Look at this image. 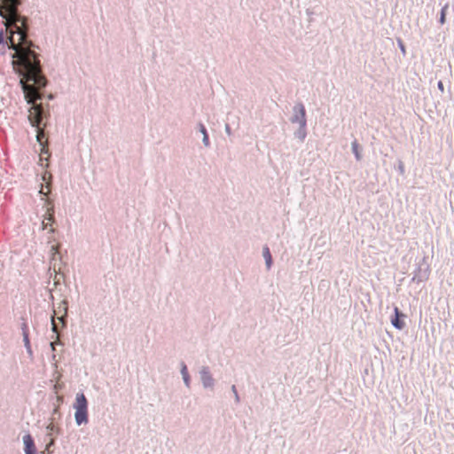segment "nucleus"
Here are the masks:
<instances>
[{
	"mask_svg": "<svg viewBox=\"0 0 454 454\" xmlns=\"http://www.w3.org/2000/svg\"><path fill=\"white\" fill-rule=\"evenodd\" d=\"M18 4V0H0V16L5 20V27L9 29L7 38L4 37L3 30H0V54L4 55L12 50V67L22 76L20 84L27 103L32 104L38 98V93L34 87L27 85L24 79L32 81L39 86L44 85V81L39 74L38 61L26 40V33L17 25L20 20L16 12Z\"/></svg>",
	"mask_w": 454,
	"mask_h": 454,
	"instance_id": "obj_1",
	"label": "nucleus"
},
{
	"mask_svg": "<svg viewBox=\"0 0 454 454\" xmlns=\"http://www.w3.org/2000/svg\"><path fill=\"white\" fill-rule=\"evenodd\" d=\"M294 115L291 119L292 123L298 124L299 129L295 133L296 137L300 140H304L307 136L306 131V114L305 108L302 104H296L293 108Z\"/></svg>",
	"mask_w": 454,
	"mask_h": 454,
	"instance_id": "obj_2",
	"label": "nucleus"
},
{
	"mask_svg": "<svg viewBox=\"0 0 454 454\" xmlns=\"http://www.w3.org/2000/svg\"><path fill=\"white\" fill-rule=\"evenodd\" d=\"M75 423L80 426L88 423V403L83 393H78L74 404Z\"/></svg>",
	"mask_w": 454,
	"mask_h": 454,
	"instance_id": "obj_3",
	"label": "nucleus"
},
{
	"mask_svg": "<svg viewBox=\"0 0 454 454\" xmlns=\"http://www.w3.org/2000/svg\"><path fill=\"white\" fill-rule=\"evenodd\" d=\"M431 267L427 261V257H422L419 262L415 264V269L413 270V277L411 278V282L420 284L427 282L430 277Z\"/></svg>",
	"mask_w": 454,
	"mask_h": 454,
	"instance_id": "obj_4",
	"label": "nucleus"
},
{
	"mask_svg": "<svg viewBox=\"0 0 454 454\" xmlns=\"http://www.w3.org/2000/svg\"><path fill=\"white\" fill-rule=\"evenodd\" d=\"M407 316L396 306L394 307L393 313L390 316V322L393 327L398 331L405 328V318Z\"/></svg>",
	"mask_w": 454,
	"mask_h": 454,
	"instance_id": "obj_5",
	"label": "nucleus"
},
{
	"mask_svg": "<svg viewBox=\"0 0 454 454\" xmlns=\"http://www.w3.org/2000/svg\"><path fill=\"white\" fill-rule=\"evenodd\" d=\"M28 120L32 126H37L41 121V110L39 106H34L29 109Z\"/></svg>",
	"mask_w": 454,
	"mask_h": 454,
	"instance_id": "obj_6",
	"label": "nucleus"
},
{
	"mask_svg": "<svg viewBox=\"0 0 454 454\" xmlns=\"http://www.w3.org/2000/svg\"><path fill=\"white\" fill-rule=\"evenodd\" d=\"M200 378L204 387H211L214 385V380L207 368H203L200 372Z\"/></svg>",
	"mask_w": 454,
	"mask_h": 454,
	"instance_id": "obj_7",
	"label": "nucleus"
},
{
	"mask_svg": "<svg viewBox=\"0 0 454 454\" xmlns=\"http://www.w3.org/2000/svg\"><path fill=\"white\" fill-rule=\"evenodd\" d=\"M23 442L25 445V454H36L34 440L30 434L24 435Z\"/></svg>",
	"mask_w": 454,
	"mask_h": 454,
	"instance_id": "obj_8",
	"label": "nucleus"
},
{
	"mask_svg": "<svg viewBox=\"0 0 454 454\" xmlns=\"http://www.w3.org/2000/svg\"><path fill=\"white\" fill-rule=\"evenodd\" d=\"M22 335H23V341H24L25 348H26L27 353L30 356H32V349H31V347H30L28 333H27L26 325H24L23 327H22Z\"/></svg>",
	"mask_w": 454,
	"mask_h": 454,
	"instance_id": "obj_9",
	"label": "nucleus"
},
{
	"mask_svg": "<svg viewBox=\"0 0 454 454\" xmlns=\"http://www.w3.org/2000/svg\"><path fill=\"white\" fill-rule=\"evenodd\" d=\"M449 8V4L448 3H445L442 8H441V12H440V16H439V19H438V22L441 24V25H443L445 24L446 22V15H447V10Z\"/></svg>",
	"mask_w": 454,
	"mask_h": 454,
	"instance_id": "obj_10",
	"label": "nucleus"
},
{
	"mask_svg": "<svg viewBox=\"0 0 454 454\" xmlns=\"http://www.w3.org/2000/svg\"><path fill=\"white\" fill-rule=\"evenodd\" d=\"M262 255L264 257L265 264H266L267 268L270 269L272 264V260H271V255H270L269 247H265L263 248Z\"/></svg>",
	"mask_w": 454,
	"mask_h": 454,
	"instance_id": "obj_11",
	"label": "nucleus"
},
{
	"mask_svg": "<svg viewBox=\"0 0 454 454\" xmlns=\"http://www.w3.org/2000/svg\"><path fill=\"white\" fill-rule=\"evenodd\" d=\"M352 152L356 159V160H361V154H360V151H359V145L357 143L356 140H354L352 142Z\"/></svg>",
	"mask_w": 454,
	"mask_h": 454,
	"instance_id": "obj_12",
	"label": "nucleus"
},
{
	"mask_svg": "<svg viewBox=\"0 0 454 454\" xmlns=\"http://www.w3.org/2000/svg\"><path fill=\"white\" fill-rule=\"evenodd\" d=\"M181 373H182V376H183L184 382L185 383V385L187 387H189V384H190L189 374H188V372H187V367L184 364H182Z\"/></svg>",
	"mask_w": 454,
	"mask_h": 454,
	"instance_id": "obj_13",
	"label": "nucleus"
},
{
	"mask_svg": "<svg viewBox=\"0 0 454 454\" xmlns=\"http://www.w3.org/2000/svg\"><path fill=\"white\" fill-rule=\"evenodd\" d=\"M396 41H397V45H398V47H399L403 56L405 57V55H406V47H405V44H404L403 41L400 37H398L396 39Z\"/></svg>",
	"mask_w": 454,
	"mask_h": 454,
	"instance_id": "obj_14",
	"label": "nucleus"
},
{
	"mask_svg": "<svg viewBox=\"0 0 454 454\" xmlns=\"http://www.w3.org/2000/svg\"><path fill=\"white\" fill-rule=\"evenodd\" d=\"M397 170H398L400 175H402V176L404 175V172H405V170H404V164H403V162L401 160H398Z\"/></svg>",
	"mask_w": 454,
	"mask_h": 454,
	"instance_id": "obj_15",
	"label": "nucleus"
},
{
	"mask_svg": "<svg viewBox=\"0 0 454 454\" xmlns=\"http://www.w3.org/2000/svg\"><path fill=\"white\" fill-rule=\"evenodd\" d=\"M437 89H438L442 93H443V92H444V85H443L442 81H438V82H437Z\"/></svg>",
	"mask_w": 454,
	"mask_h": 454,
	"instance_id": "obj_16",
	"label": "nucleus"
},
{
	"mask_svg": "<svg viewBox=\"0 0 454 454\" xmlns=\"http://www.w3.org/2000/svg\"><path fill=\"white\" fill-rule=\"evenodd\" d=\"M199 128H200V131L202 134L203 137H205V135H207V130L203 124H200Z\"/></svg>",
	"mask_w": 454,
	"mask_h": 454,
	"instance_id": "obj_17",
	"label": "nucleus"
},
{
	"mask_svg": "<svg viewBox=\"0 0 454 454\" xmlns=\"http://www.w3.org/2000/svg\"><path fill=\"white\" fill-rule=\"evenodd\" d=\"M203 144L207 147L209 145V140H208V136L207 135H205V137H203Z\"/></svg>",
	"mask_w": 454,
	"mask_h": 454,
	"instance_id": "obj_18",
	"label": "nucleus"
},
{
	"mask_svg": "<svg viewBox=\"0 0 454 454\" xmlns=\"http://www.w3.org/2000/svg\"><path fill=\"white\" fill-rule=\"evenodd\" d=\"M224 129H225V132L228 136H231V128H230V125L229 124H226L225 127H224Z\"/></svg>",
	"mask_w": 454,
	"mask_h": 454,
	"instance_id": "obj_19",
	"label": "nucleus"
},
{
	"mask_svg": "<svg viewBox=\"0 0 454 454\" xmlns=\"http://www.w3.org/2000/svg\"><path fill=\"white\" fill-rule=\"evenodd\" d=\"M231 390H232V392H233V393H234V395H235V398H236V400H237V401H239V395H238V393H237V390H236V387H235V386H232Z\"/></svg>",
	"mask_w": 454,
	"mask_h": 454,
	"instance_id": "obj_20",
	"label": "nucleus"
},
{
	"mask_svg": "<svg viewBox=\"0 0 454 454\" xmlns=\"http://www.w3.org/2000/svg\"><path fill=\"white\" fill-rule=\"evenodd\" d=\"M42 134H43V132H42V131L37 133V135H36V139H37L38 141H40V137H41V135H42Z\"/></svg>",
	"mask_w": 454,
	"mask_h": 454,
	"instance_id": "obj_21",
	"label": "nucleus"
}]
</instances>
